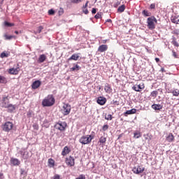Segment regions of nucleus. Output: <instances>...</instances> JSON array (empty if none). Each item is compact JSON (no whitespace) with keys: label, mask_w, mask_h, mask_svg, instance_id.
Wrapping results in <instances>:
<instances>
[{"label":"nucleus","mask_w":179,"mask_h":179,"mask_svg":"<svg viewBox=\"0 0 179 179\" xmlns=\"http://www.w3.org/2000/svg\"><path fill=\"white\" fill-rule=\"evenodd\" d=\"M53 104H55V98L52 94H49L42 101L43 107H52Z\"/></svg>","instance_id":"1"},{"label":"nucleus","mask_w":179,"mask_h":179,"mask_svg":"<svg viewBox=\"0 0 179 179\" xmlns=\"http://www.w3.org/2000/svg\"><path fill=\"white\" fill-rule=\"evenodd\" d=\"M155 23H157V20L155 16L149 17L147 19V26L150 30H155V29H156Z\"/></svg>","instance_id":"2"},{"label":"nucleus","mask_w":179,"mask_h":179,"mask_svg":"<svg viewBox=\"0 0 179 179\" xmlns=\"http://www.w3.org/2000/svg\"><path fill=\"white\" fill-rule=\"evenodd\" d=\"M66 122H59L55 124V129H58V131H65L66 129Z\"/></svg>","instance_id":"3"},{"label":"nucleus","mask_w":179,"mask_h":179,"mask_svg":"<svg viewBox=\"0 0 179 179\" xmlns=\"http://www.w3.org/2000/svg\"><path fill=\"white\" fill-rule=\"evenodd\" d=\"M71 110V105H69V103H64L62 109V113L63 115H69Z\"/></svg>","instance_id":"4"},{"label":"nucleus","mask_w":179,"mask_h":179,"mask_svg":"<svg viewBox=\"0 0 179 179\" xmlns=\"http://www.w3.org/2000/svg\"><path fill=\"white\" fill-rule=\"evenodd\" d=\"M1 128L4 132H9L13 128V123L10 122H6L1 126Z\"/></svg>","instance_id":"5"},{"label":"nucleus","mask_w":179,"mask_h":179,"mask_svg":"<svg viewBox=\"0 0 179 179\" xmlns=\"http://www.w3.org/2000/svg\"><path fill=\"white\" fill-rule=\"evenodd\" d=\"M132 171L134 174H141V173L145 171V167L141 166H135L133 168Z\"/></svg>","instance_id":"6"},{"label":"nucleus","mask_w":179,"mask_h":179,"mask_svg":"<svg viewBox=\"0 0 179 179\" xmlns=\"http://www.w3.org/2000/svg\"><path fill=\"white\" fill-rule=\"evenodd\" d=\"M66 164L70 167H73V166H75V158H73L72 156H69V157L66 158Z\"/></svg>","instance_id":"7"},{"label":"nucleus","mask_w":179,"mask_h":179,"mask_svg":"<svg viewBox=\"0 0 179 179\" xmlns=\"http://www.w3.org/2000/svg\"><path fill=\"white\" fill-rule=\"evenodd\" d=\"M80 143H82V145H89L90 143V141L89 140V137L87 136H83L79 139Z\"/></svg>","instance_id":"8"},{"label":"nucleus","mask_w":179,"mask_h":179,"mask_svg":"<svg viewBox=\"0 0 179 179\" xmlns=\"http://www.w3.org/2000/svg\"><path fill=\"white\" fill-rule=\"evenodd\" d=\"M9 99L7 96L3 97L1 101V107L3 108H7V107L10 105Z\"/></svg>","instance_id":"9"},{"label":"nucleus","mask_w":179,"mask_h":179,"mask_svg":"<svg viewBox=\"0 0 179 179\" xmlns=\"http://www.w3.org/2000/svg\"><path fill=\"white\" fill-rule=\"evenodd\" d=\"M96 103L99 104V106H104V104L107 103V99L104 96H99L96 100Z\"/></svg>","instance_id":"10"},{"label":"nucleus","mask_w":179,"mask_h":179,"mask_svg":"<svg viewBox=\"0 0 179 179\" xmlns=\"http://www.w3.org/2000/svg\"><path fill=\"white\" fill-rule=\"evenodd\" d=\"M10 163L11 166H20V160H19L17 158L11 157L10 160Z\"/></svg>","instance_id":"11"},{"label":"nucleus","mask_w":179,"mask_h":179,"mask_svg":"<svg viewBox=\"0 0 179 179\" xmlns=\"http://www.w3.org/2000/svg\"><path fill=\"white\" fill-rule=\"evenodd\" d=\"M151 108L155 110V111H161V110H163V105L158 103H154L152 105Z\"/></svg>","instance_id":"12"},{"label":"nucleus","mask_w":179,"mask_h":179,"mask_svg":"<svg viewBox=\"0 0 179 179\" xmlns=\"http://www.w3.org/2000/svg\"><path fill=\"white\" fill-rule=\"evenodd\" d=\"M40 86H41V81H40L39 80H35L31 85V87L34 90L36 89H38Z\"/></svg>","instance_id":"13"},{"label":"nucleus","mask_w":179,"mask_h":179,"mask_svg":"<svg viewBox=\"0 0 179 179\" xmlns=\"http://www.w3.org/2000/svg\"><path fill=\"white\" fill-rule=\"evenodd\" d=\"M80 53L73 54V55H71V57H69L67 61H72V60L73 61H78L80 57Z\"/></svg>","instance_id":"14"},{"label":"nucleus","mask_w":179,"mask_h":179,"mask_svg":"<svg viewBox=\"0 0 179 179\" xmlns=\"http://www.w3.org/2000/svg\"><path fill=\"white\" fill-rule=\"evenodd\" d=\"M71 153V149L68 146H65L62 152V156H66V155H69Z\"/></svg>","instance_id":"15"},{"label":"nucleus","mask_w":179,"mask_h":179,"mask_svg":"<svg viewBox=\"0 0 179 179\" xmlns=\"http://www.w3.org/2000/svg\"><path fill=\"white\" fill-rule=\"evenodd\" d=\"M136 113V109L135 108H132L129 110H127L126 112H124L123 113V115H124V117H128V115H131L132 114H135Z\"/></svg>","instance_id":"16"},{"label":"nucleus","mask_w":179,"mask_h":179,"mask_svg":"<svg viewBox=\"0 0 179 179\" xmlns=\"http://www.w3.org/2000/svg\"><path fill=\"white\" fill-rule=\"evenodd\" d=\"M6 108H8L7 110L8 113H13V111L16 110V105L10 103Z\"/></svg>","instance_id":"17"},{"label":"nucleus","mask_w":179,"mask_h":179,"mask_svg":"<svg viewBox=\"0 0 179 179\" xmlns=\"http://www.w3.org/2000/svg\"><path fill=\"white\" fill-rule=\"evenodd\" d=\"M20 153L22 159H24V160H27L29 159V152L20 150Z\"/></svg>","instance_id":"18"},{"label":"nucleus","mask_w":179,"mask_h":179,"mask_svg":"<svg viewBox=\"0 0 179 179\" xmlns=\"http://www.w3.org/2000/svg\"><path fill=\"white\" fill-rule=\"evenodd\" d=\"M107 50H108V46H107V45H101L98 48L99 52H104L105 51H107Z\"/></svg>","instance_id":"19"},{"label":"nucleus","mask_w":179,"mask_h":179,"mask_svg":"<svg viewBox=\"0 0 179 179\" xmlns=\"http://www.w3.org/2000/svg\"><path fill=\"white\" fill-rule=\"evenodd\" d=\"M81 69V67H80L79 65L78 64H74V66L70 69V71L71 72H75V71H80V69Z\"/></svg>","instance_id":"20"},{"label":"nucleus","mask_w":179,"mask_h":179,"mask_svg":"<svg viewBox=\"0 0 179 179\" xmlns=\"http://www.w3.org/2000/svg\"><path fill=\"white\" fill-rule=\"evenodd\" d=\"M172 23H175L176 24H179V18L176 16H172L171 18Z\"/></svg>","instance_id":"21"},{"label":"nucleus","mask_w":179,"mask_h":179,"mask_svg":"<svg viewBox=\"0 0 179 179\" xmlns=\"http://www.w3.org/2000/svg\"><path fill=\"white\" fill-rule=\"evenodd\" d=\"M9 73H10V75H17V73H19V71H17V69H9Z\"/></svg>","instance_id":"22"},{"label":"nucleus","mask_w":179,"mask_h":179,"mask_svg":"<svg viewBox=\"0 0 179 179\" xmlns=\"http://www.w3.org/2000/svg\"><path fill=\"white\" fill-rule=\"evenodd\" d=\"M167 142H173L174 141V136L173 134L170 133L169 136L166 137Z\"/></svg>","instance_id":"23"},{"label":"nucleus","mask_w":179,"mask_h":179,"mask_svg":"<svg viewBox=\"0 0 179 179\" xmlns=\"http://www.w3.org/2000/svg\"><path fill=\"white\" fill-rule=\"evenodd\" d=\"M45 59H47V57L45 56V55H41L38 58V62H40L41 64V63L44 62V61H45Z\"/></svg>","instance_id":"24"},{"label":"nucleus","mask_w":179,"mask_h":179,"mask_svg":"<svg viewBox=\"0 0 179 179\" xmlns=\"http://www.w3.org/2000/svg\"><path fill=\"white\" fill-rule=\"evenodd\" d=\"M8 83V80L6 79V78H5V76H1L0 75V83Z\"/></svg>","instance_id":"25"},{"label":"nucleus","mask_w":179,"mask_h":179,"mask_svg":"<svg viewBox=\"0 0 179 179\" xmlns=\"http://www.w3.org/2000/svg\"><path fill=\"white\" fill-rule=\"evenodd\" d=\"M104 90L106 93H110L111 92V86L108 84H107L106 85H105V87H104Z\"/></svg>","instance_id":"26"},{"label":"nucleus","mask_w":179,"mask_h":179,"mask_svg":"<svg viewBox=\"0 0 179 179\" xmlns=\"http://www.w3.org/2000/svg\"><path fill=\"white\" fill-rule=\"evenodd\" d=\"M48 164L50 167H54L55 166V161L52 159V158L48 159Z\"/></svg>","instance_id":"27"},{"label":"nucleus","mask_w":179,"mask_h":179,"mask_svg":"<svg viewBox=\"0 0 179 179\" xmlns=\"http://www.w3.org/2000/svg\"><path fill=\"white\" fill-rule=\"evenodd\" d=\"M142 14L143 16L149 17L151 16L152 13L146 10H143Z\"/></svg>","instance_id":"28"},{"label":"nucleus","mask_w":179,"mask_h":179,"mask_svg":"<svg viewBox=\"0 0 179 179\" xmlns=\"http://www.w3.org/2000/svg\"><path fill=\"white\" fill-rule=\"evenodd\" d=\"M141 136H142V134L139 131L135 132L134 134V138H136V139H139Z\"/></svg>","instance_id":"29"},{"label":"nucleus","mask_w":179,"mask_h":179,"mask_svg":"<svg viewBox=\"0 0 179 179\" xmlns=\"http://www.w3.org/2000/svg\"><path fill=\"white\" fill-rule=\"evenodd\" d=\"M4 26H6V27H12L13 26H15V23H10L9 22L5 21Z\"/></svg>","instance_id":"30"},{"label":"nucleus","mask_w":179,"mask_h":179,"mask_svg":"<svg viewBox=\"0 0 179 179\" xmlns=\"http://www.w3.org/2000/svg\"><path fill=\"white\" fill-rule=\"evenodd\" d=\"M125 10V5H122L117 8V12H120L121 13Z\"/></svg>","instance_id":"31"},{"label":"nucleus","mask_w":179,"mask_h":179,"mask_svg":"<svg viewBox=\"0 0 179 179\" xmlns=\"http://www.w3.org/2000/svg\"><path fill=\"white\" fill-rule=\"evenodd\" d=\"M44 29V27H43V26H40L38 28V30L34 31L35 34H40V33H41V31H43V29Z\"/></svg>","instance_id":"32"},{"label":"nucleus","mask_w":179,"mask_h":179,"mask_svg":"<svg viewBox=\"0 0 179 179\" xmlns=\"http://www.w3.org/2000/svg\"><path fill=\"white\" fill-rule=\"evenodd\" d=\"M102 15H103V13H101V12H98V13H96V15H95L94 17H95V19H101Z\"/></svg>","instance_id":"33"},{"label":"nucleus","mask_w":179,"mask_h":179,"mask_svg":"<svg viewBox=\"0 0 179 179\" xmlns=\"http://www.w3.org/2000/svg\"><path fill=\"white\" fill-rule=\"evenodd\" d=\"M5 40H12V38H15V36H8V34H4Z\"/></svg>","instance_id":"34"},{"label":"nucleus","mask_w":179,"mask_h":179,"mask_svg":"<svg viewBox=\"0 0 179 179\" xmlns=\"http://www.w3.org/2000/svg\"><path fill=\"white\" fill-rule=\"evenodd\" d=\"M1 58H8L9 57V54L5 52H1L0 55Z\"/></svg>","instance_id":"35"},{"label":"nucleus","mask_w":179,"mask_h":179,"mask_svg":"<svg viewBox=\"0 0 179 179\" xmlns=\"http://www.w3.org/2000/svg\"><path fill=\"white\" fill-rule=\"evenodd\" d=\"M99 142L100 143H106V142H107V138L101 136L99 138Z\"/></svg>","instance_id":"36"},{"label":"nucleus","mask_w":179,"mask_h":179,"mask_svg":"<svg viewBox=\"0 0 179 179\" xmlns=\"http://www.w3.org/2000/svg\"><path fill=\"white\" fill-rule=\"evenodd\" d=\"M159 94V92H157V91H152V92H151V94H150V96H152V97H157V95Z\"/></svg>","instance_id":"37"},{"label":"nucleus","mask_w":179,"mask_h":179,"mask_svg":"<svg viewBox=\"0 0 179 179\" xmlns=\"http://www.w3.org/2000/svg\"><path fill=\"white\" fill-rule=\"evenodd\" d=\"M105 120H107V121H111V120H113V115H108V116H107V114H106Z\"/></svg>","instance_id":"38"},{"label":"nucleus","mask_w":179,"mask_h":179,"mask_svg":"<svg viewBox=\"0 0 179 179\" xmlns=\"http://www.w3.org/2000/svg\"><path fill=\"white\" fill-rule=\"evenodd\" d=\"M83 0H70L71 3H80Z\"/></svg>","instance_id":"39"},{"label":"nucleus","mask_w":179,"mask_h":179,"mask_svg":"<svg viewBox=\"0 0 179 179\" xmlns=\"http://www.w3.org/2000/svg\"><path fill=\"white\" fill-rule=\"evenodd\" d=\"M172 94H173V96H178V94H179L178 90H176L173 91Z\"/></svg>","instance_id":"40"},{"label":"nucleus","mask_w":179,"mask_h":179,"mask_svg":"<svg viewBox=\"0 0 179 179\" xmlns=\"http://www.w3.org/2000/svg\"><path fill=\"white\" fill-rule=\"evenodd\" d=\"M27 115L28 118H31V115H33V111H31V110L28 111L27 113Z\"/></svg>","instance_id":"41"},{"label":"nucleus","mask_w":179,"mask_h":179,"mask_svg":"<svg viewBox=\"0 0 179 179\" xmlns=\"http://www.w3.org/2000/svg\"><path fill=\"white\" fill-rule=\"evenodd\" d=\"M172 34H176V36L179 35V29H175L172 32Z\"/></svg>","instance_id":"42"},{"label":"nucleus","mask_w":179,"mask_h":179,"mask_svg":"<svg viewBox=\"0 0 179 179\" xmlns=\"http://www.w3.org/2000/svg\"><path fill=\"white\" fill-rule=\"evenodd\" d=\"M107 129H108V124H104L102 127V131H107Z\"/></svg>","instance_id":"43"},{"label":"nucleus","mask_w":179,"mask_h":179,"mask_svg":"<svg viewBox=\"0 0 179 179\" xmlns=\"http://www.w3.org/2000/svg\"><path fill=\"white\" fill-rule=\"evenodd\" d=\"M55 10L54 9H50L48 10V15H55Z\"/></svg>","instance_id":"44"},{"label":"nucleus","mask_w":179,"mask_h":179,"mask_svg":"<svg viewBox=\"0 0 179 179\" xmlns=\"http://www.w3.org/2000/svg\"><path fill=\"white\" fill-rule=\"evenodd\" d=\"M89 138V141H90V143L92 142V139H94V135H87Z\"/></svg>","instance_id":"45"},{"label":"nucleus","mask_w":179,"mask_h":179,"mask_svg":"<svg viewBox=\"0 0 179 179\" xmlns=\"http://www.w3.org/2000/svg\"><path fill=\"white\" fill-rule=\"evenodd\" d=\"M52 179H61V176L58 174H55Z\"/></svg>","instance_id":"46"},{"label":"nucleus","mask_w":179,"mask_h":179,"mask_svg":"<svg viewBox=\"0 0 179 179\" xmlns=\"http://www.w3.org/2000/svg\"><path fill=\"white\" fill-rule=\"evenodd\" d=\"M59 15L61 16L62 15H64V8H60L59 10Z\"/></svg>","instance_id":"47"},{"label":"nucleus","mask_w":179,"mask_h":179,"mask_svg":"<svg viewBox=\"0 0 179 179\" xmlns=\"http://www.w3.org/2000/svg\"><path fill=\"white\" fill-rule=\"evenodd\" d=\"M76 179H86V177L85 176V175L81 174L79 176V177L76 178Z\"/></svg>","instance_id":"48"},{"label":"nucleus","mask_w":179,"mask_h":179,"mask_svg":"<svg viewBox=\"0 0 179 179\" xmlns=\"http://www.w3.org/2000/svg\"><path fill=\"white\" fill-rule=\"evenodd\" d=\"M132 89L133 90H135V92H139V88L138 85L133 86Z\"/></svg>","instance_id":"49"},{"label":"nucleus","mask_w":179,"mask_h":179,"mask_svg":"<svg viewBox=\"0 0 179 179\" xmlns=\"http://www.w3.org/2000/svg\"><path fill=\"white\" fill-rule=\"evenodd\" d=\"M171 43H172L173 45H174L175 47H179V44H178L177 41H175L171 42Z\"/></svg>","instance_id":"50"},{"label":"nucleus","mask_w":179,"mask_h":179,"mask_svg":"<svg viewBox=\"0 0 179 179\" xmlns=\"http://www.w3.org/2000/svg\"><path fill=\"white\" fill-rule=\"evenodd\" d=\"M137 87H138V91L141 92V90H142V89H143V85H138Z\"/></svg>","instance_id":"51"},{"label":"nucleus","mask_w":179,"mask_h":179,"mask_svg":"<svg viewBox=\"0 0 179 179\" xmlns=\"http://www.w3.org/2000/svg\"><path fill=\"white\" fill-rule=\"evenodd\" d=\"M155 8H156V4L155 3L150 4V9H155Z\"/></svg>","instance_id":"52"},{"label":"nucleus","mask_w":179,"mask_h":179,"mask_svg":"<svg viewBox=\"0 0 179 179\" xmlns=\"http://www.w3.org/2000/svg\"><path fill=\"white\" fill-rule=\"evenodd\" d=\"M96 12H97V8H92V15H95Z\"/></svg>","instance_id":"53"},{"label":"nucleus","mask_w":179,"mask_h":179,"mask_svg":"<svg viewBox=\"0 0 179 179\" xmlns=\"http://www.w3.org/2000/svg\"><path fill=\"white\" fill-rule=\"evenodd\" d=\"M172 52H173V57H174V58H178L177 53L176 52V51L173 50Z\"/></svg>","instance_id":"54"},{"label":"nucleus","mask_w":179,"mask_h":179,"mask_svg":"<svg viewBox=\"0 0 179 179\" xmlns=\"http://www.w3.org/2000/svg\"><path fill=\"white\" fill-rule=\"evenodd\" d=\"M113 104H116L117 106H119L120 103L118 102V101L113 100Z\"/></svg>","instance_id":"55"},{"label":"nucleus","mask_w":179,"mask_h":179,"mask_svg":"<svg viewBox=\"0 0 179 179\" xmlns=\"http://www.w3.org/2000/svg\"><path fill=\"white\" fill-rule=\"evenodd\" d=\"M20 173H21L22 175L26 174V171H24V169H20Z\"/></svg>","instance_id":"56"},{"label":"nucleus","mask_w":179,"mask_h":179,"mask_svg":"<svg viewBox=\"0 0 179 179\" xmlns=\"http://www.w3.org/2000/svg\"><path fill=\"white\" fill-rule=\"evenodd\" d=\"M88 3H89V1H87L86 3L83 6V8L84 9H86V8H87Z\"/></svg>","instance_id":"57"},{"label":"nucleus","mask_w":179,"mask_h":179,"mask_svg":"<svg viewBox=\"0 0 179 179\" xmlns=\"http://www.w3.org/2000/svg\"><path fill=\"white\" fill-rule=\"evenodd\" d=\"M83 13H85V15H87L89 13V10L85 9L83 10Z\"/></svg>","instance_id":"58"},{"label":"nucleus","mask_w":179,"mask_h":179,"mask_svg":"<svg viewBox=\"0 0 179 179\" xmlns=\"http://www.w3.org/2000/svg\"><path fill=\"white\" fill-rule=\"evenodd\" d=\"M174 41H177V38H176V36H172V42H174Z\"/></svg>","instance_id":"59"},{"label":"nucleus","mask_w":179,"mask_h":179,"mask_svg":"<svg viewBox=\"0 0 179 179\" xmlns=\"http://www.w3.org/2000/svg\"><path fill=\"white\" fill-rule=\"evenodd\" d=\"M106 22H108V23H111L113 22V20H111V19H107L106 20Z\"/></svg>","instance_id":"60"},{"label":"nucleus","mask_w":179,"mask_h":179,"mask_svg":"<svg viewBox=\"0 0 179 179\" xmlns=\"http://www.w3.org/2000/svg\"><path fill=\"white\" fill-rule=\"evenodd\" d=\"M160 72H166V70L164 69V68L162 67Z\"/></svg>","instance_id":"61"},{"label":"nucleus","mask_w":179,"mask_h":179,"mask_svg":"<svg viewBox=\"0 0 179 179\" xmlns=\"http://www.w3.org/2000/svg\"><path fill=\"white\" fill-rule=\"evenodd\" d=\"M3 173H0V179L3 178Z\"/></svg>","instance_id":"62"},{"label":"nucleus","mask_w":179,"mask_h":179,"mask_svg":"<svg viewBox=\"0 0 179 179\" xmlns=\"http://www.w3.org/2000/svg\"><path fill=\"white\" fill-rule=\"evenodd\" d=\"M155 61L156 62H160V59H159L158 57L155 58Z\"/></svg>","instance_id":"63"},{"label":"nucleus","mask_w":179,"mask_h":179,"mask_svg":"<svg viewBox=\"0 0 179 179\" xmlns=\"http://www.w3.org/2000/svg\"><path fill=\"white\" fill-rule=\"evenodd\" d=\"M102 43H103V44H106L107 43V40H103Z\"/></svg>","instance_id":"64"}]
</instances>
